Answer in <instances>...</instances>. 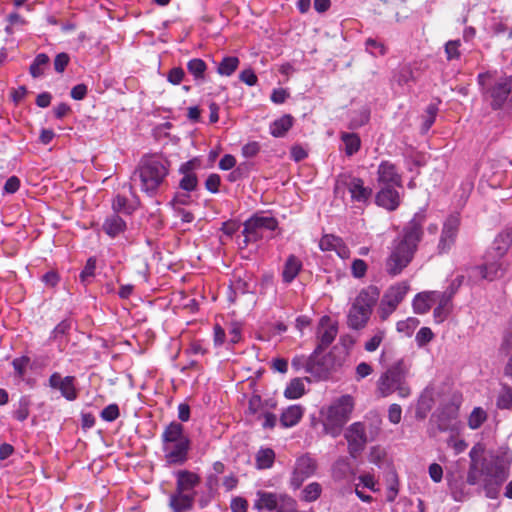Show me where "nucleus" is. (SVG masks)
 <instances>
[{"label": "nucleus", "mask_w": 512, "mask_h": 512, "mask_svg": "<svg viewBox=\"0 0 512 512\" xmlns=\"http://www.w3.org/2000/svg\"><path fill=\"white\" fill-rule=\"evenodd\" d=\"M512 454L508 449H499L484 457L481 464L470 463L466 482L476 485L483 476V489L488 498L495 499L499 495L501 485L509 476Z\"/></svg>", "instance_id": "f257e3e1"}, {"label": "nucleus", "mask_w": 512, "mask_h": 512, "mask_svg": "<svg viewBox=\"0 0 512 512\" xmlns=\"http://www.w3.org/2000/svg\"><path fill=\"white\" fill-rule=\"evenodd\" d=\"M170 172V161L162 155L146 154L130 176V190L139 189L150 197L158 194Z\"/></svg>", "instance_id": "f03ea898"}, {"label": "nucleus", "mask_w": 512, "mask_h": 512, "mask_svg": "<svg viewBox=\"0 0 512 512\" xmlns=\"http://www.w3.org/2000/svg\"><path fill=\"white\" fill-rule=\"evenodd\" d=\"M423 216L415 215L404 229L403 238L394 246L386 260V270L396 276L411 262L422 237Z\"/></svg>", "instance_id": "7ed1b4c3"}, {"label": "nucleus", "mask_w": 512, "mask_h": 512, "mask_svg": "<svg viewBox=\"0 0 512 512\" xmlns=\"http://www.w3.org/2000/svg\"><path fill=\"white\" fill-rule=\"evenodd\" d=\"M410 364L404 358L396 360L385 369L376 382V391L381 397L397 393L400 398H407L411 388L407 383Z\"/></svg>", "instance_id": "20e7f679"}, {"label": "nucleus", "mask_w": 512, "mask_h": 512, "mask_svg": "<svg viewBox=\"0 0 512 512\" xmlns=\"http://www.w3.org/2000/svg\"><path fill=\"white\" fill-rule=\"evenodd\" d=\"M162 451L169 465H182L188 459L191 441L184 433V427L178 422H171L165 427L162 435Z\"/></svg>", "instance_id": "39448f33"}, {"label": "nucleus", "mask_w": 512, "mask_h": 512, "mask_svg": "<svg viewBox=\"0 0 512 512\" xmlns=\"http://www.w3.org/2000/svg\"><path fill=\"white\" fill-rule=\"evenodd\" d=\"M484 98L494 110L503 107L512 91V76L498 71L480 73L477 77Z\"/></svg>", "instance_id": "423d86ee"}, {"label": "nucleus", "mask_w": 512, "mask_h": 512, "mask_svg": "<svg viewBox=\"0 0 512 512\" xmlns=\"http://www.w3.org/2000/svg\"><path fill=\"white\" fill-rule=\"evenodd\" d=\"M354 402L350 395H344L320 412L324 432L337 437L341 434L344 425L349 420Z\"/></svg>", "instance_id": "0eeeda50"}, {"label": "nucleus", "mask_w": 512, "mask_h": 512, "mask_svg": "<svg viewBox=\"0 0 512 512\" xmlns=\"http://www.w3.org/2000/svg\"><path fill=\"white\" fill-rule=\"evenodd\" d=\"M277 226V220L271 216L254 215L244 223L245 242H256L263 238H270Z\"/></svg>", "instance_id": "6e6552de"}, {"label": "nucleus", "mask_w": 512, "mask_h": 512, "mask_svg": "<svg viewBox=\"0 0 512 512\" xmlns=\"http://www.w3.org/2000/svg\"><path fill=\"white\" fill-rule=\"evenodd\" d=\"M344 189H348L354 202L361 204L368 203L372 195V190L364 186L362 179L347 173L338 175L335 181L334 191L336 194H340Z\"/></svg>", "instance_id": "1a4fd4ad"}, {"label": "nucleus", "mask_w": 512, "mask_h": 512, "mask_svg": "<svg viewBox=\"0 0 512 512\" xmlns=\"http://www.w3.org/2000/svg\"><path fill=\"white\" fill-rule=\"evenodd\" d=\"M408 290L409 285L406 282H400L389 287L382 297L378 309V314L382 321H385L396 310L397 306L405 298Z\"/></svg>", "instance_id": "9d476101"}, {"label": "nucleus", "mask_w": 512, "mask_h": 512, "mask_svg": "<svg viewBox=\"0 0 512 512\" xmlns=\"http://www.w3.org/2000/svg\"><path fill=\"white\" fill-rule=\"evenodd\" d=\"M460 285V281L457 286L452 284L445 291H435L433 294L434 311L433 317L437 323L444 322L452 311V298L456 293L457 287Z\"/></svg>", "instance_id": "9b49d317"}, {"label": "nucleus", "mask_w": 512, "mask_h": 512, "mask_svg": "<svg viewBox=\"0 0 512 512\" xmlns=\"http://www.w3.org/2000/svg\"><path fill=\"white\" fill-rule=\"evenodd\" d=\"M338 333V326L329 316L321 317L317 328V339L319 344L314 351L318 354L323 349L327 348L336 338Z\"/></svg>", "instance_id": "f8f14e48"}, {"label": "nucleus", "mask_w": 512, "mask_h": 512, "mask_svg": "<svg viewBox=\"0 0 512 512\" xmlns=\"http://www.w3.org/2000/svg\"><path fill=\"white\" fill-rule=\"evenodd\" d=\"M316 471V462L307 455H303L296 460L295 468L291 477V485L298 489L302 483L312 476Z\"/></svg>", "instance_id": "ddd939ff"}, {"label": "nucleus", "mask_w": 512, "mask_h": 512, "mask_svg": "<svg viewBox=\"0 0 512 512\" xmlns=\"http://www.w3.org/2000/svg\"><path fill=\"white\" fill-rule=\"evenodd\" d=\"M460 219L458 215H450L444 222L441 237L438 244L440 253H445L451 249L455 243L458 233Z\"/></svg>", "instance_id": "4468645a"}, {"label": "nucleus", "mask_w": 512, "mask_h": 512, "mask_svg": "<svg viewBox=\"0 0 512 512\" xmlns=\"http://www.w3.org/2000/svg\"><path fill=\"white\" fill-rule=\"evenodd\" d=\"M48 383L52 389L59 390L61 395L68 401H73L77 398L75 377H63L60 373L55 372L49 377Z\"/></svg>", "instance_id": "2eb2a0df"}, {"label": "nucleus", "mask_w": 512, "mask_h": 512, "mask_svg": "<svg viewBox=\"0 0 512 512\" xmlns=\"http://www.w3.org/2000/svg\"><path fill=\"white\" fill-rule=\"evenodd\" d=\"M348 441L349 452L355 457L365 446L367 442V435L364 424L356 422L350 425L345 433Z\"/></svg>", "instance_id": "dca6fc26"}, {"label": "nucleus", "mask_w": 512, "mask_h": 512, "mask_svg": "<svg viewBox=\"0 0 512 512\" xmlns=\"http://www.w3.org/2000/svg\"><path fill=\"white\" fill-rule=\"evenodd\" d=\"M371 314V311L353 302L348 311L347 324L354 330L363 329L367 325Z\"/></svg>", "instance_id": "f3484780"}, {"label": "nucleus", "mask_w": 512, "mask_h": 512, "mask_svg": "<svg viewBox=\"0 0 512 512\" xmlns=\"http://www.w3.org/2000/svg\"><path fill=\"white\" fill-rule=\"evenodd\" d=\"M446 479L450 494L455 501H464L470 495V490L467 488L468 483L460 475L447 472Z\"/></svg>", "instance_id": "a211bd4d"}, {"label": "nucleus", "mask_w": 512, "mask_h": 512, "mask_svg": "<svg viewBox=\"0 0 512 512\" xmlns=\"http://www.w3.org/2000/svg\"><path fill=\"white\" fill-rule=\"evenodd\" d=\"M319 247L322 251H334L341 259H347L350 257V250L343 243L342 239L326 234L319 241Z\"/></svg>", "instance_id": "6ab92c4d"}, {"label": "nucleus", "mask_w": 512, "mask_h": 512, "mask_svg": "<svg viewBox=\"0 0 512 512\" xmlns=\"http://www.w3.org/2000/svg\"><path fill=\"white\" fill-rule=\"evenodd\" d=\"M378 181L382 187L401 186V177L398 174L395 165L384 161L378 167Z\"/></svg>", "instance_id": "aec40b11"}, {"label": "nucleus", "mask_w": 512, "mask_h": 512, "mask_svg": "<svg viewBox=\"0 0 512 512\" xmlns=\"http://www.w3.org/2000/svg\"><path fill=\"white\" fill-rule=\"evenodd\" d=\"M376 203L387 210H395L400 204L399 193L395 187H382L376 195Z\"/></svg>", "instance_id": "412c9836"}, {"label": "nucleus", "mask_w": 512, "mask_h": 512, "mask_svg": "<svg viewBox=\"0 0 512 512\" xmlns=\"http://www.w3.org/2000/svg\"><path fill=\"white\" fill-rule=\"evenodd\" d=\"M194 168V161L185 162L179 168L180 174L183 175L179 182V187L184 191L191 192L197 188L198 179L196 174L193 172Z\"/></svg>", "instance_id": "4be33fe9"}, {"label": "nucleus", "mask_w": 512, "mask_h": 512, "mask_svg": "<svg viewBox=\"0 0 512 512\" xmlns=\"http://www.w3.org/2000/svg\"><path fill=\"white\" fill-rule=\"evenodd\" d=\"M380 296V291L376 286L370 285L363 288L356 296L354 303L362 306L369 311H373V307L377 303Z\"/></svg>", "instance_id": "5701e85b"}, {"label": "nucleus", "mask_w": 512, "mask_h": 512, "mask_svg": "<svg viewBox=\"0 0 512 512\" xmlns=\"http://www.w3.org/2000/svg\"><path fill=\"white\" fill-rule=\"evenodd\" d=\"M506 267L500 260H496L475 268V271L481 276V278L493 281L502 277L505 273Z\"/></svg>", "instance_id": "b1692460"}, {"label": "nucleus", "mask_w": 512, "mask_h": 512, "mask_svg": "<svg viewBox=\"0 0 512 512\" xmlns=\"http://www.w3.org/2000/svg\"><path fill=\"white\" fill-rule=\"evenodd\" d=\"M304 415V408L301 405H291L283 410L280 416V423L285 428L297 425Z\"/></svg>", "instance_id": "393cba45"}, {"label": "nucleus", "mask_w": 512, "mask_h": 512, "mask_svg": "<svg viewBox=\"0 0 512 512\" xmlns=\"http://www.w3.org/2000/svg\"><path fill=\"white\" fill-rule=\"evenodd\" d=\"M283 495L284 494L259 491L257 492V499L254 503V507L259 510L266 509L268 511H273L277 508V505Z\"/></svg>", "instance_id": "a878e982"}, {"label": "nucleus", "mask_w": 512, "mask_h": 512, "mask_svg": "<svg viewBox=\"0 0 512 512\" xmlns=\"http://www.w3.org/2000/svg\"><path fill=\"white\" fill-rule=\"evenodd\" d=\"M302 269L301 260L295 255H289L285 261L283 271H282V279L285 283H291L299 274Z\"/></svg>", "instance_id": "bb28decb"}, {"label": "nucleus", "mask_w": 512, "mask_h": 512, "mask_svg": "<svg viewBox=\"0 0 512 512\" xmlns=\"http://www.w3.org/2000/svg\"><path fill=\"white\" fill-rule=\"evenodd\" d=\"M435 291L418 293L413 299V310L416 314H426L434 305L433 297Z\"/></svg>", "instance_id": "cd10ccee"}, {"label": "nucleus", "mask_w": 512, "mask_h": 512, "mask_svg": "<svg viewBox=\"0 0 512 512\" xmlns=\"http://www.w3.org/2000/svg\"><path fill=\"white\" fill-rule=\"evenodd\" d=\"M293 123L294 118L289 114H285L270 124V133L276 138L284 137L293 126Z\"/></svg>", "instance_id": "c85d7f7f"}, {"label": "nucleus", "mask_w": 512, "mask_h": 512, "mask_svg": "<svg viewBox=\"0 0 512 512\" xmlns=\"http://www.w3.org/2000/svg\"><path fill=\"white\" fill-rule=\"evenodd\" d=\"M102 228L110 237H116L124 232L126 223L120 216L114 214L105 219Z\"/></svg>", "instance_id": "c756f323"}, {"label": "nucleus", "mask_w": 512, "mask_h": 512, "mask_svg": "<svg viewBox=\"0 0 512 512\" xmlns=\"http://www.w3.org/2000/svg\"><path fill=\"white\" fill-rule=\"evenodd\" d=\"M316 355L317 354L313 353L308 358L296 357L292 360V367H294L296 370L304 367L307 373L321 375L323 370L318 366Z\"/></svg>", "instance_id": "7c9ffc66"}, {"label": "nucleus", "mask_w": 512, "mask_h": 512, "mask_svg": "<svg viewBox=\"0 0 512 512\" xmlns=\"http://www.w3.org/2000/svg\"><path fill=\"white\" fill-rule=\"evenodd\" d=\"M200 478L195 473L189 471H180L177 474V491L187 492L198 485Z\"/></svg>", "instance_id": "2f4dec72"}, {"label": "nucleus", "mask_w": 512, "mask_h": 512, "mask_svg": "<svg viewBox=\"0 0 512 512\" xmlns=\"http://www.w3.org/2000/svg\"><path fill=\"white\" fill-rule=\"evenodd\" d=\"M193 504V496L185 494L184 492L176 491L170 497V507L174 512H183L189 510Z\"/></svg>", "instance_id": "473e14b6"}, {"label": "nucleus", "mask_w": 512, "mask_h": 512, "mask_svg": "<svg viewBox=\"0 0 512 512\" xmlns=\"http://www.w3.org/2000/svg\"><path fill=\"white\" fill-rule=\"evenodd\" d=\"M274 461L275 452L269 447H262L255 454V465L258 469L271 468Z\"/></svg>", "instance_id": "72a5a7b5"}, {"label": "nucleus", "mask_w": 512, "mask_h": 512, "mask_svg": "<svg viewBox=\"0 0 512 512\" xmlns=\"http://www.w3.org/2000/svg\"><path fill=\"white\" fill-rule=\"evenodd\" d=\"M511 244L512 228H509L499 233L495 238L494 249L496 250V255L501 258L506 253Z\"/></svg>", "instance_id": "f704fd0d"}, {"label": "nucleus", "mask_w": 512, "mask_h": 512, "mask_svg": "<svg viewBox=\"0 0 512 512\" xmlns=\"http://www.w3.org/2000/svg\"><path fill=\"white\" fill-rule=\"evenodd\" d=\"M341 140L344 144V149L347 156L354 155L360 149L361 140L355 133L343 132L341 134Z\"/></svg>", "instance_id": "c9c22d12"}, {"label": "nucleus", "mask_w": 512, "mask_h": 512, "mask_svg": "<svg viewBox=\"0 0 512 512\" xmlns=\"http://www.w3.org/2000/svg\"><path fill=\"white\" fill-rule=\"evenodd\" d=\"M239 59L235 56L224 57L217 66V73L221 76H231L239 66Z\"/></svg>", "instance_id": "e433bc0d"}, {"label": "nucleus", "mask_w": 512, "mask_h": 512, "mask_svg": "<svg viewBox=\"0 0 512 512\" xmlns=\"http://www.w3.org/2000/svg\"><path fill=\"white\" fill-rule=\"evenodd\" d=\"M305 393L304 382L300 378H295L287 385L284 396L287 399H298Z\"/></svg>", "instance_id": "4c0bfd02"}, {"label": "nucleus", "mask_w": 512, "mask_h": 512, "mask_svg": "<svg viewBox=\"0 0 512 512\" xmlns=\"http://www.w3.org/2000/svg\"><path fill=\"white\" fill-rule=\"evenodd\" d=\"M393 81L398 85H407L414 81V73L409 65L401 66L393 75Z\"/></svg>", "instance_id": "58836bf2"}, {"label": "nucleus", "mask_w": 512, "mask_h": 512, "mask_svg": "<svg viewBox=\"0 0 512 512\" xmlns=\"http://www.w3.org/2000/svg\"><path fill=\"white\" fill-rule=\"evenodd\" d=\"M187 69L195 80L204 79L205 71L207 69L206 63L200 58L191 59L187 63Z\"/></svg>", "instance_id": "ea45409f"}, {"label": "nucleus", "mask_w": 512, "mask_h": 512, "mask_svg": "<svg viewBox=\"0 0 512 512\" xmlns=\"http://www.w3.org/2000/svg\"><path fill=\"white\" fill-rule=\"evenodd\" d=\"M487 420V413L481 407H475L468 417L469 428L478 429Z\"/></svg>", "instance_id": "a19ab883"}, {"label": "nucleus", "mask_w": 512, "mask_h": 512, "mask_svg": "<svg viewBox=\"0 0 512 512\" xmlns=\"http://www.w3.org/2000/svg\"><path fill=\"white\" fill-rule=\"evenodd\" d=\"M49 57L46 54H38L30 66V74L34 77H40L44 73V67L48 64Z\"/></svg>", "instance_id": "79ce46f5"}, {"label": "nucleus", "mask_w": 512, "mask_h": 512, "mask_svg": "<svg viewBox=\"0 0 512 512\" xmlns=\"http://www.w3.org/2000/svg\"><path fill=\"white\" fill-rule=\"evenodd\" d=\"M385 336H386L385 329H380V328L376 329L374 331L373 336L368 341L365 342L364 349L367 352L376 351L379 348V346L382 343Z\"/></svg>", "instance_id": "37998d69"}, {"label": "nucleus", "mask_w": 512, "mask_h": 512, "mask_svg": "<svg viewBox=\"0 0 512 512\" xmlns=\"http://www.w3.org/2000/svg\"><path fill=\"white\" fill-rule=\"evenodd\" d=\"M31 401L28 396H22L18 401V407L14 412V417L23 422L25 421L30 413Z\"/></svg>", "instance_id": "c03bdc74"}, {"label": "nucleus", "mask_w": 512, "mask_h": 512, "mask_svg": "<svg viewBox=\"0 0 512 512\" xmlns=\"http://www.w3.org/2000/svg\"><path fill=\"white\" fill-rule=\"evenodd\" d=\"M460 46V40H450L445 44V54L448 61L458 60L460 58Z\"/></svg>", "instance_id": "a18cd8bd"}, {"label": "nucleus", "mask_w": 512, "mask_h": 512, "mask_svg": "<svg viewBox=\"0 0 512 512\" xmlns=\"http://www.w3.org/2000/svg\"><path fill=\"white\" fill-rule=\"evenodd\" d=\"M302 494V498L304 501H315L321 494V486L316 482L310 483L304 488Z\"/></svg>", "instance_id": "49530a36"}, {"label": "nucleus", "mask_w": 512, "mask_h": 512, "mask_svg": "<svg viewBox=\"0 0 512 512\" xmlns=\"http://www.w3.org/2000/svg\"><path fill=\"white\" fill-rule=\"evenodd\" d=\"M112 208L115 212L131 213L132 208L128 204V200L125 196L117 195L112 202Z\"/></svg>", "instance_id": "de8ad7c7"}, {"label": "nucleus", "mask_w": 512, "mask_h": 512, "mask_svg": "<svg viewBox=\"0 0 512 512\" xmlns=\"http://www.w3.org/2000/svg\"><path fill=\"white\" fill-rule=\"evenodd\" d=\"M366 50L374 56H382L386 53V47L384 44L372 38L366 40Z\"/></svg>", "instance_id": "09e8293b"}, {"label": "nucleus", "mask_w": 512, "mask_h": 512, "mask_svg": "<svg viewBox=\"0 0 512 512\" xmlns=\"http://www.w3.org/2000/svg\"><path fill=\"white\" fill-rule=\"evenodd\" d=\"M276 512H296V502L293 498L283 495L279 501Z\"/></svg>", "instance_id": "8fccbe9b"}, {"label": "nucleus", "mask_w": 512, "mask_h": 512, "mask_svg": "<svg viewBox=\"0 0 512 512\" xmlns=\"http://www.w3.org/2000/svg\"><path fill=\"white\" fill-rule=\"evenodd\" d=\"M512 406V390L504 388L497 398V407L500 409H509Z\"/></svg>", "instance_id": "3c124183"}, {"label": "nucleus", "mask_w": 512, "mask_h": 512, "mask_svg": "<svg viewBox=\"0 0 512 512\" xmlns=\"http://www.w3.org/2000/svg\"><path fill=\"white\" fill-rule=\"evenodd\" d=\"M500 351L509 357L508 366L512 368V330L505 334Z\"/></svg>", "instance_id": "603ef678"}, {"label": "nucleus", "mask_w": 512, "mask_h": 512, "mask_svg": "<svg viewBox=\"0 0 512 512\" xmlns=\"http://www.w3.org/2000/svg\"><path fill=\"white\" fill-rule=\"evenodd\" d=\"M120 415L119 407L117 404H110L101 411V418L104 421L112 422L116 420Z\"/></svg>", "instance_id": "864d4df0"}, {"label": "nucleus", "mask_w": 512, "mask_h": 512, "mask_svg": "<svg viewBox=\"0 0 512 512\" xmlns=\"http://www.w3.org/2000/svg\"><path fill=\"white\" fill-rule=\"evenodd\" d=\"M258 420L264 429H273L277 423V416L274 413L264 411L258 415Z\"/></svg>", "instance_id": "5fc2aeb1"}, {"label": "nucleus", "mask_w": 512, "mask_h": 512, "mask_svg": "<svg viewBox=\"0 0 512 512\" xmlns=\"http://www.w3.org/2000/svg\"><path fill=\"white\" fill-rule=\"evenodd\" d=\"M419 324V320L410 317L404 321L397 322L396 328L398 332H404L406 334H410Z\"/></svg>", "instance_id": "6e6d98bb"}, {"label": "nucleus", "mask_w": 512, "mask_h": 512, "mask_svg": "<svg viewBox=\"0 0 512 512\" xmlns=\"http://www.w3.org/2000/svg\"><path fill=\"white\" fill-rule=\"evenodd\" d=\"M485 451V446L482 444V443H477L475 444L470 452H469V456H470V463H474V464H481V462L483 461V453Z\"/></svg>", "instance_id": "4d7b16f0"}, {"label": "nucleus", "mask_w": 512, "mask_h": 512, "mask_svg": "<svg viewBox=\"0 0 512 512\" xmlns=\"http://www.w3.org/2000/svg\"><path fill=\"white\" fill-rule=\"evenodd\" d=\"M434 337L432 330L428 327H422L416 334V342L419 346L429 343Z\"/></svg>", "instance_id": "13d9d810"}, {"label": "nucleus", "mask_w": 512, "mask_h": 512, "mask_svg": "<svg viewBox=\"0 0 512 512\" xmlns=\"http://www.w3.org/2000/svg\"><path fill=\"white\" fill-rule=\"evenodd\" d=\"M96 269V260L94 258H89L84 269L80 274V278L82 282H88L89 278L94 276Z\"/></svg>", "instance_id": "bf43d9fd"}, {"label": "nucleus", "mask_w": 512, "mask_h": 512, "mask_svg": "<svg viewBox=\"0 0 512 512\" xmlns=\"http://www.w3.org/2000/svg\"><path fill=\"white\" fill-rule=\"evenodd\" d=\"M185 72L181 67L172 68L167 75V80L173 85H178L182 82Z\"/></svg>", "instance_id": "052dcab7"}, {"label": "nucleus", "mask_w": 512, "mask_h": 512, "mask_svg": "<svg viewBox=\"0 0 512 512\" xmlns=\"http://www.w3.org/2000/svg\"><path fill=\"white\" fill-rule=\"evenodd\" d=\"M351 270H352V275L355 278H362L366 274L367 265H366L365 261H363L361 259H355L352 263Z\"/></svg>", "instance_id": "680f3d73"}, {"label": "nucleus", "mask_w": 512, "mask_h": 512, "mask_svg": "<svg viewBox=\"0 0 512 512\" xmlns=\"http://www.w3.org/2000/svg\"><path fill=\"white\" fill-rule=\"evenodd\" d=\"M402 418V408L398 404H391L388 408V419L392 424L400 423Z\"/></svg>", "instance_id": "e2e57ef3"}, {"label": "nucleus", "mask_w": 512, "mask_h": 512, "mask_svg": "<svg viewBox=\"0 0 512 512\" xmlns=\"http://www.w3.org/2000/svg\"><path fill=\"white\" fill-rule=\"evenodd\" d=\"M70 61L67 53H59L54 59V68L58 73H62Z\"/></svg>", "instance_id": "0e129e2a"}, {"label": "nucleus", "mask_w": 512, "mask_h": 512, "mask_svg": "<svg viewBox=\"0 0 512 512\" xmlns=\"http://www.w3.org/2000/svg\"><path fill=\"white\" fill-rule=\"evenodd\" d=\"M239 79L248 86L257 84L258 78L252 69H245L239 74Z\"/></svg>", "instance_id": "69168bd1"}, {"label": "nucleus", "mask_w": 512, "mask_h": 512, "mask_svg": "<svg viewBox=\"0 0 512 512\" xmlns=\"http://www.w3.org/2000/svg\"><path fill=\"white\" fill-rule=\"evenodd\" d=\"M20 187V179L17 176H11L7 179L3 192L6 194H14Z\"/></svg>", "instance_id": "338daca9"}, {"label": "nucleus", "mask_w": 512, "mask_h": 512, "mask_svg": "<svg viewBox=\"0 0 512 512\" xmlns=\"http://www.w3.org/2000/svg\"><path fill=\"white\" fill-rule=\"evenodd\" d=\"M220 186V176L217 174H211L208 176L205 182V187L212 193H217Z\"/></svg>", "instance_id": "774afa93"}]
</instances>
